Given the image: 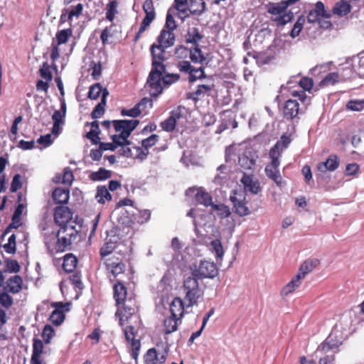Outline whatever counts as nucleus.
Segmentation results:
<instances>
[{
    "label": "nucleus",
    "instance_id": "obj_1",
    "mask_svg": "<svg viewBox=\"0 0 364 364\" xmlns=\"http://www.w3.org/2000/svg\"><path fill=\"white\" fill-rule=\"evenodd\" d=\"M151 57V68L149 73L146 85L150 87L149 95L151 97H159L164 90V87L160 84V76L165 73L166 65L164 63L168 58L166 53L156 52L153 48H149Z\"/></svg>",
    "mask_w": 364,
    "mask_h": 364
},
{
    "label": "nucleus",
    "instance_id": "obj_2",
    "mask_svg": "<svg viewBox=\"0 0 364 364\" xmlns=\"http://www.w3.org/2000/svg\"><path fill=\"white\" fill-rule=\"evenodd\" d=\"M78 231L75 228H60L55 235V241L53 246L50 242H46L48 252L50 255L64 252L73 250L72 243L75 240Z\"/></svg>",
    "mask_w": 364,
    "mask_h": 364
},
{
    "label": "nucleus",
    "instance_id": "obj_3",
    "mask_svg": "<svg viewBox=\"0 0 364 364\" xmlns=\"http://www.w3.org/2000/svg\"><path fill=\"white\" fill-rule=\"evenodd\" d=\"M191 275L197 280L203 278L213 279L218 275V269L213 262L200 260L198 267L193 264L190 267Z\"/></svg>",
    "mask_w": 364,
    "mask_h": 364
},
{
    "label": "nucleus",
    "instance_id": "obj_4",
    "mask_svg": "<svg viewBox=\"0 0 364 364\" xmlns=\"http://www.w3.org/2000/svg\"><path fill=\"white\" fill-rule=\"evenodd\" d=\"M183 288L186 290L185 299L188 301L186 306L196 305L198 299L203 295V291L199 287L198 280L193 277H188L183 282Z\"/></svg>",
    "mask_w": 364,
    "mask_h": 364
},
{
    "label": "nucleus",
    "instance_id": "obj_5",
    "mask_svg": "<svg viewBox=\"0 0 364 364\" xmlns=\"http://www.w3.org/2000/svg\"><path fill=\"white\" fill-rule=\"evenodd\" d=\"M291 141L292 139L290 135H287L286 133L283 134L280 139L270 149L269 154L272 161L268 165L272 166V168L279 169L280 165L279 158L282 156V153L289 146Z\"/></svg>",
    "mask_w": 364,
    "mask_h": 364
},
{
    "label": "nucleus",
    "instance_id": "obj_6",
    "mask_svg": "<svg viewBox=\"0 0 364 364\" xmlns=\"http://www.w3.org/2000/svg\"><path fill=\"white\" fill-rule=\"evenodd\" d=\"M73 218V212L65 205H58L54 208V222L60 228H75L74 225L68 224Z\"/></svg>",
    "mask_w": 364,
    "mask_h": 364
},
{
    "label": "nucleus",
    "instance_id": "obj_7",
    "mask_svg": "<svg viewBox=\"0 0 364 364\" xmlns=\"http://www.w3.org/2000/svg\"><path fill=\"white\" fill-rule=\"evenodd\" d=\"M70 303L62 301H53L50 306L55 308L51 312L48 320L55 326H60L65 319V312L70 311Z\"/></svg>",
    "mask_w": 364,
    "mask_h": 364
},
{
    "label": "nucleus",
    "instance_id": "obj_8",
    "mask_svg": "<svg viewBox=\"0 0 364 364\" xmlns=\"http://www.w3.org/2000/svg\"><path fill=\"white\" fill-rule=\"evenodd\" d=\"M185 194L189 197L193 196L196 203L205 207L211 205L210 202L213 200L211 195L203 187H190L186 191Z\"/></svg>",
    "mask_w": 364,
    "mask_h": 364
},
{
    "label": "nucleus",
    "instance_id": "obj_9",
    "mask_svg": "<svg viewBox=\"0 0 364 364\" xmlns=\"http://www.w3.org/2000/svg\"><path fill=\"white\" fill-rule=\"evenodd\" d=\"M237 191H232L230 196V200L232 204V211L240 217H244L249 215L251 212L247 205V201H246L245 197H242L240 194V198L236 196Z\"/></svg>",
    "mask_w": 364,
    "mask_h": 364
},
{
    "label": "nucleus",
    "instance_id": "obj_10",
    "mask_svg": "<svg viewBox=\"0 0 364 364\" xmlns=\"http://www.w3.org/2000/svg\"><path fill=\"white\" fill-rule=\"evenodd\" d=\"M258 156L253 150H246L239 156L238 163L245 170H250L255 166Z\"/></svg>",
    "mask_w": 364,
    "mask_h": 364
},
{
    "label": "nucleus",
    "instance_id": "obj_11",
    "mask_svg": "<svg viewBox=\"0 0 364 364\" xmlns=\"http://www.w3.org/2000/svg\"><path fill=\"white\" fill-rule=\"evenodd\" d=\"M299 103L296 100L289 99L283 107V116L287 120H292L298 114Z\"/></svg>",
    "mask_w": 364,
    "mask_h": 364
},
{
    "label": "nucleus",
    "instance_id": "obj_12",
    "mask_svg": "<svg viewBox=\"0 0 364 364\" xmlns=\"http://www.w3.org/2000/svg\"><path fill=\"white\" fill-rule=\"evenodd\" d=\"M240 182L242 183L244 189L251 193L257 194L262 191L259 182L257 180L253 181L252 175L244 173Z\"/></svg>",
    "mask_w": 364,
    "mask_h": 364
},
{
    "label": "nucleus",
    "instance_id": "obj_13",
    "mask_svg": "<svg viewBox=\"0 0 364 364\" xmlns=\"http://www.w3.org/2000/svg\"><path fill=\"white\" fill-rule=\"evenodd\" d=\"M117 220L119 224L129 228L136 223V214L126 208H122L117 218Z\"/></svg>",
    "mask_w": 364,
    "mask_h": 364
},
{
    "label": "nucleus",
    "instance_id": "obj_14",
    "mask_svg": "<svg viewBox=\"0 0 364 364\" xmlns=\"http://www.w3.org/2000/svg\"><path fill=\"white\" fill-rule=\"evenodd\" d=\"M43 352V343L41 340L37 338L33 339V353L31 358V364H46L41 355Z\"/></svg>",
    "mask_w": 364,
    "mask_h": 364
},
{
    "label": "nucleus",
    "instance_id": "obj_15",
    "mask_svg": "<svg viewBox=\"0 0 364 364\" xmlns=\"http://www.w3.org/2000/svg\"><path fill=\"white\" fill-rule=\"evenodd\" d=\"M52 198L54 203L59 205H67L70 198V190L68 188L57 187L52 193Z\"/></svg>",
    "mask_w": 364,
    "mask_h": 364
},
{
    "label": "nucleus",
    "instance_id": "obj_16",
    "mask_svg": "<svg viewBox=\"0 0 364 364\" xmlns=\"http://www.w3.org/2000/svg\"><path fill=\"white\" fill-rule=\"evenodd\" d=\"M190 60L193 63H201V64H205L207 66L210 62V60H207L206 58L205 57L200 43L193 44V47L190 48Z\"/></svg>",
    "mask_w": 364,
    "mask_h": 364
},
{
    "label": "nucleus",
    "instance_id": "obj_17",
    "mask_svg": "<svg viewBox=\"0 0 364 364\" xmlns=\"http://www.w3.org/2000/svg\"><path fill=\"white\" fill-rule=\"evenodd\" d=\"M127 294V289L124 283L121 281H117L113 287V297L117 306L124 304Z\"/></svg>",
    "mask_w": 364,
    "mask_h": 364
},
{
    "label": "nucleus",
    "instance_id": "obj_18",
    "mask_svg": "<svg viewBox=\"0 0 364 364\" xmlns=\"http://www.w3.org/2000/svg\"><path fill=\"white\" fill-rule=\"evenodd\" d=\"M339 159L337 155L336 154H331L326 161L321 162L318 165V171L325 173L326 171H334L336 170L339 166Z\"/></svg>",
    "mask_w": 364,
    "mask_h": 364
},
{
    "label": "nucleus",
    "instance_id": "obj_19",
    "mask_svg": "<svg viewBox=\"0 0 364 364\" xmlns=\"http://www.w3.org/2000/svg\"><path fill=\"white\" fill-rule=\"evenodd\" d=\"M115 132H122L132 128H136L139 124L138 119H115L112 121Z\"/></svg>",
    "mask_w": 364,
    "mask_h": 364
},
{
    "label": "nucleus",
    "instance_id": "obj_20",
    "mask_svg": "<svg viewBox=\"0 0 364 364\" xmlns=\"http://www.w3.org/2000/svg\"><path fill=\"white\" fill-rule=\"evenodd\" d=\"M85 125L90 126L91 129L90 132L86 133L85 137L90 140L92 144L97 145L98 143H100V134L101 133L98 121L94 120L91 122H87Z\"/></svg>",
    "mask_w": 364,
    "mask_h": 364
},
{
    "label": "nucleus",
    "instance_id": "obj_21",
    "mask_svg": "<svg viewBox=\"0 0 364 364\" xmlns=\"http://www.w3.org/2000/svg\"><path fill=\"white\" fill-rule=\"evenodd\" d=\"M122 240L116 238H106V242L100 250V255L101 258L108 256L118 247Z\"/></svg>",
    "mask_w": 364,
    "mask_h": 364
},
{
    "label": "nucleus",
    "instance_id": "obj_22",
    "mask_svg": "<svg viewBox=\"0 0 364 364\" xmlns=\"http://www.w3.org/2000/svg\"><path fill=\"white\" fill-rule=\"evenodd\" d=\"M203 35L197 27H188L185 34V42L187 44H196L203 38Z\"/></svg>",
    "mask_w": 364,
    "mask_h": 364
},
{
    "label": "nucleus",
    "instance_id": "obj_23",
    "mask_svg": "<svg viewBox=\"0 0 364 364\" xmlns=\"http://www.w3.org/2000/svg\"><path fill=\"white\" fill-rule=\"evenodd\" d=\"M107 270L114 277L124 272L126 265L122 262L113 261L112 259H107L105 262Z\"/></svg>",
    "mask_w": 364,
    "mask_h": 364
},
{
    "label": "nucleus",
    "instance_id": "obj_24",
    "mask_svg": "<svg viewBox=\"0 0 364 364\" xmlns=\"http://www.w3.org/2000/svg\"><path fill=\"white\" fill-rule=\"evenodd\" d=\"M78 262L77 257L73 253H68L63 257V269L68 273H72L75 269Z\"/></svg>",
    "mask_w": 364,
    "mask_h": 364
},
{
    "label": "nucleus",
    "instance_id": "obj_25",
    "mask_svg": "<svg viewBox=\"0 0 364 364\" xmlns=\"http://www.w3.org/2000/svg\"><path fill=\"white\" fill-rule=\"evenodd\" d=\"M23 213V203H19L14 213L11 224L6 228L3 235L10 232L11 229L18 228L21 224L20 223V216Z\"/></svg>",
    "mask_w": 364,
    "mask_h": 364
},
{
    "label": "nucleus",
    "instance_id": "obj_26",
    "mask_svg": "<svg viewBox=\"0 0 364 364\" xmlns=\"http://www.w3.org/2000/svg\"><path fill=\"white\" fill-rule=\"evenodd\" d=\"M214 85H199L197 86L196 90L193 92L186 93V99L192 100L195 102L198 101V96L203 95L213 90Z\"/></svg>",
    "mask_w": 364,
    "mask_h": 364
},
{
    "label": "nucleus",
    "instance_id": "obj_27",
    "mask_svg": "<svg viewBox=\"0 0 364 364\" xmlns=\"http://www.w3.org/2000/svg\"><path fill=\"white\" fill-rule=\"evenodd\" d=\"M22 288V279L20 276H14L8 279L4 290L15 294Z\"/></svg>",
    "mask_w": 364,
    "mask_h": 364
},
{
    "label": "nucleus",
    "instance_id": "obj_28",
    "mask_svg": "<svg viewBox=\"0 0 364 364\" xmlns=\"http://www.w3.org/2000/svg\"><path fill=\"white\" fill-rule=\"evenodd\" d=\"M95 198L99 203L104 204L105 203V200L110 201L112 196L106 186H98L97 187Z\"/></svg>",
    "mask_w": 364,
    "mask_h": 364
},
{
    "label": "nucleus",
    "instance_id": "obj_29",
    "mask_svg": "<svg viewBox=\"0 0 364 364\" xmlns=\"http://www.w3.org/2000/svg\"><path fill=\"white\" fill-rule=\"evenodd\" d=\"M112 175V171L101 167L97 171L91 173L89 178L92 181H102L110 178Z\"/></svg>",
    "mask_w": 364,
    "mask_h": 364
},
{
    "label": "nucleus",
    "instance_id": "obj_30",
    "mask_svg": "<svg viewBox=\"0 0 364 364\" xmlns=\"http://www.w3.org/2000/svg\"><path fill=\"white\" fill-rule=\"evenodd\" d=\"M312 11L314 14H315V16L318 18V21L321 18L328 19L332 16L331 13L328 12L326 10L324 4L321 1H318L315 4V6Z\"/></svg>",
    "mask_w": 364,
    "mask_h": 364
},
{
    "label": "nucleus",
    "instance_id": "obj_31",
    "mask_svg": "<svg viewBox=\"0 0 364 364\" xmlns=\"http://www.w3.org/2000/svg\"><path fill=\"white\" fill-rule=\"evenodd\" d=\"M320 262L317 259H313L310 260L304 261L299 269V273H301V276H305L311 272L316 266L319 264Z\"/></svg>",
    "mask_w": 364,
    "mask_h": 364
},
{
    "label": "nucleus",
    "instance_id": "obj_32",
    "mask_svg": "<svg viewBox=\"0 0 364 364\" xmlns=\"http://www.w3.org/2000/svg\"><path fill=\"white\" fill-rule=\"evenodd\" d=\"M339 82V74L336 72L328 73L318 83V87L333 85Z\"/></svg>",
    "mask_w": 364,
    "mask_h": 364
},
{
    "label": "nucleus",
    "instance_id": "obj_33",
    "mask_svg": "<svg viewBox=\"0 0 364 364\" xmlns=\"http://www.w3.org/2000/svg\"><path fill=\"white\" fill-rule=\"evenodd\" d=\"M181 78V76L178 73H168L166 71L165 73L160 76V84L166 86H170L172 84L178 82Z\"/></svg>",
    "mask_w": 364,
    "mask_h": 364
},
{
    "label": "nucleus",
    "instance_id": "obj_34",
    "mask_svg": "<svg viewBox=\"0 0 364 364\" xmlns=\"http://www.w3.org/2000/svg\"><path fill=\"white\" fill-rule=\"evenodd\" d=\"M184 305L181 299L179 297H176L172 301L170 306V311L171 316L173 317H177V312L181 311L179 314L180 317H181L183 314Z\"/></svg>",
    "mask_w": 364,
    "mask_h": 364
},
{
    "label": "nucleus",
    "instance_id": "obj_35",
    "mask_svg": "<svg viewBox=\"0 0 364 364\" xmlns=\"http://www.w3.org/2000/svg\"><path fill=\"white\" fill-rule=\"evenodd\" d=\"M72 35L73 29L71 28L58 31L55 35L57 45L60 46L66 43Z\"/></svg>",
    "mask_w": 364,
    "mask_h": 364
},
{
    "label": "nucleus",
    "instance_id": "obj_36",
    "mask_svg": "<svg viewBox=\"0 0 364 364\" xmlns=\"http://www.w3.org/2000/svg\"><path fill=\"white\" fill-rule=\"evenodd\" d=\"M118 1L116 0L110 1L106 6V18L112 22L115 18V15L118 14L117 7Z\"/></svg>",
    "mask_w": 364,
    "mask_h": 364
},
{
    "label": "nucleus",
    "instance_id": "obj_37",
    "mask_svg": "<svg viewBox=\"0 0 364 364\" xmlns=\"http://www.w3.org/2000/svg\"><path fill=\"white\" fill-rule=\"evenodd\" d=\"M294 17V14L291 11L284 12L282 15L277 16L274 21L277 23L278 27L284 26L287 23L291 22Z\"/></svg>",
    "mask_w": 364,
    "mask_h": 364
},
{
    "label": "nucleus",
    "instance_id": "obj_38",
    "mask_svg": "<svg viewBox=\"0 0 364 364\" xmlns=\"http://www.w3.org/2000/svg\"><path fill=\"white\" fill-rule=\"evenodd\" d=\"M178 317L171 316L164 321V333L166 334H170L177 330V320Z\"/></svg>",
    "mask_w": 364,
    "mask_h": 364
},
{
    "label": "nucleus",
    "instance_id": "obj_39",
    "mask_svg": "<svg viewBox=\"0 0 364 364\" xmlns=\"http://www.w3.org/2000/svg\"><path fill=\"white\" fill-rule=\"evenodd\" d=\"M346 109L354 112L363 111L364 109V99L349 100L346 104Z\"/></svg>",
    "mask_w": 364,
    "mask_h": 364
},
{
    "label": "nucleus",
    "instance_id": "obj_40",
    "mask_svg": "<svg viewBox=\"0 0 364 364\" xmlns=\"http://www.w3.org/2000/svg\"><path fill=\"white\" fill-rule=\"evenodd\" d=\"M331 335L332 334H330L326 340L318 346L317 351L328 352L338 346V344L331 338Z\"/></svg>",
    "mask_w": 364,
    "mask_h": 364
},
{
    "label": "nucleus",
    "instance_id": "obj_41",
    "mask_svg": "<svg viewBox=\"0 0 364 364\" xmlns=\"http://www.w3.org/2000/svg\"><path fill=\"white\" fill-rule=\"evenodd\" d=\"M55 331L54 328L50 324H46L42 331V337L43 339V343L49 344L51 342L52 338L55 336Z\"/></svg>",
    "mask_w": 364,
    "mask_h": 364
},
{
    "label": "nucleus",
    "instance_id": "obj_42",
    "mask_svg": "<svg viewBox=\"0 0 364 364\" xmlns=\"http://www.w3.org/2000/svg\"><path fill=\"white\" fill-rule=\"evenodd\" d=\"M158 352L154 348H149L144 355V364H157Z\"/></svg>",
    "mask_w": 364,
    "mask_h": 364
},
{
    "label": "nucleus",
    "instance_id": "obj_43",
    "mask_svg": "<svg viewBox=\"0 0 364 364\" xmlns=\"http://www.w3.org/2000/svg\"><path fill=\"white\" fill-rule=\"evenodd\" d=\"M196 6H197V2L193 3V6H191V0H189L188 11L190 12V14H191L193 15H197V16L202 15L206 10L205 2L201 1L199 4V6H198L197 8H196Z\"/></svg>",
    "mask_w": 364,
    "mask_h": 364
},
{
    "label": "nucleus",
    "instance_id": "obj_44",
    "mask_svg": "<svg viewBox=\"0 0 364 364\" xmlns=\"http://www.w3.org/2000/svg\"><path fill=\"white\" fill-rule=\"evenodd\" d=\"M102 85L100 82H96L92 85L87 93V97L90 100H97L101 94Z\"/></svg>",
    "mask_w": 364,
    "mask_h": 364
},
{
    "label": "nucleus",
    "instance_id": "obj_45",
    "mask_svg": "<svg viewBox=\"0 0 364 364\" xmlns=\"http://www.w3.org/2000/svg\"><path fill=\"white\" fill-rule=\"evenodd\" d=\"M190 48H188L183 45H178L175 48L174 54L178 59H182L184 60V59L187 58L188 57L190 58Z\"/></svg>",
    "mask_w": 364,
    "mask_h": 364
},
{
    "label": "nucleus",
    "instance_id": "obj_46",
    "mask_svg": "<svg viewBox=\"0 0 364 364\" xmlns=\"http://www.w3.org/2000/svg\"><path fill=\"white\" fill-rule=\"evenodd\" d=\"M210 246L213 252L215 254L218 259H222L224 255L223 247L221 241L219 239H215L211 241Z\"/></svg>",
    "mask_w": 364,
    "mask_h": 364
},
{
    "label": "nucleus",
    "instance_id": "obj_47",
    "mask_svg": "<svg viewBox=\"0 0 364 364\" xmlns=\"http://www.w3.org/2000/svg\"><path fill=\"white\" fill-rule=\"evenodd\" d=\"M176 67L181 73L191 74L194 73L195 68L193 66L190 61L188 60H180L176 64Z\"/></svg>",
    "mask_w": 364,
    "mask_h": 364
},
{
    "label": "nucleus",
    "instance_id": "obj_48",
    "mask_svg": "<svg viewBox=\"0 0 364 364\" xmlns=\"http://www.w3.org/2000/svg\"><path fill=\"white\" fill-rule=\"evenodd\" d=\"M69 278L75 288L78 289L80 291L84 289V285L82 282V275L80 272H73V274Z\"/></svg>",
    "mask_w": 364,
    "mask_h": 364
},
{
    "label": "nucleus",
    "instance_id": "obj_49",
    "mask_svg": "<svg viewBox=\"0 0 364 364\" xmlns=\"http://www.w3.org/2000/svg\"><path fill=\"white\" fill-rule=\"evenodd\" d=\"M159 140V136L156 134L150 135L149 137L143 139L141 142L142 148L148 150L149 148L154 146Z\"/></svg>",
    "mask_w": 364,
    "mask_h": 364
},
{
    "label": "nucleus",
    "instance_id": "obj_50",
    "mask_svg": "<svg viewBox=\"0 0 364 364\" xmlns=\"http://www.w3.org/2000/svg\"><path fill=\"white\" fill-rule=\"evenodd\" d=\"M177 125V122L175 119H172L168 117L166 119L160 123V126L162 129L167 132H172L175 130Z\"/></svg>",
    "mask_w": 364,
    "mask_h": 364
},
{
    "label": "nucleus",
    "instance_id": "obj_51",
    "mask_svg": "<svg viewBox=\"0 0 364 364\" xmlns=\"http://www.w3.org/2000/svg\"><path fill=\"white\" fill-rule=\"evenodd\" d=\"M172 8H170L168 10L166 17V23L164 25V28L168 29V31H173L177 28V24L174 20L173 14H171Z\"/></svg>",
    "mask_w": 364,
    "mask_h": 364
},
{
    "label": "nucleus",
    "instance_id": "obj_52",
    "mask_svg": "<svg viewBox=\"0 0 364 364\" xmlns=\"http://www.w3.org/2000/svg\"><path fill=\"white\" fill-rule=\"evenodd\" d=\"M39 74L41 77L47 81L51 82L53 80V74L50 70L49 65L47 62H44L39 69Z\"/></svg>",
    "mask_w": 364,
    "mask_h": 364
},
{
    "label": "nucleus",
    "instance_id": "obj_53",
    "mask_svg": "<svg viewBox=\"0 0 364 364\" xmlns=\"http://www.w3.org/2000/svg\"><path fill=\"white\" fill-rule=\"evenodd\" d=\"M131 352L130 355L132 358L134 360H137L140 348H141V343L139 339H135L132 338L131 340Z\"/></svg>",
    "mask_w": 364,
    "mask_h": 364
},
{
    "label": "nucleus",
    "instance_id": "obj_54",
    "mask_svg": "<svg viewBox=\"0 0 364 364\" xmlns=\"http://www.w3.org/2000/svg\"><path fill=\"white\" fill-rule=\"evenodd\" d=\"M106 105L102 102L97 103L91 113V117L93 119L101 117L105 114Z\"/></svg>",
    "mask_w": 364,
    "mask_h": 364
},
{
    "label": "nucleus",
    "instance_id": "obj_55",
    "mask_svg": "<svg viewBox=\"0 0 364 364\" xmlns=\"http://www.w3.org/2000/svg\"><path fill=\"white\" fill-rule=\"evenodd\" d=\"M265 9L267 11L272 15L281 16L284 13L277 3L269 2L265 5Z\"/></svg>",
    "mask_w": 364,
    "mask_h": 364
},
{
    "label": "nucleus",
    "instance_id": "obj_56",
    "mask_svg": "<svg viewBox=\"0 0 364 364\" xmlns=\"http://www.w3.org/2000/svg\"><path fill=\"white\" fill-rule=\"evenodd\" d=\"M151 218V211L148 209L142 210L139 212V215L136 214V223L144 224L147 223Z\"/></svg>",
    "mask_w": 364,
    "mask_h": 364
},
{
    "label": "nucleus",
    "instance_id": "obj_57",
    "mask_svg": "<svg viewBox=\"0 0 364 364\" xmlns=\"http://www.w3.org/2000/svg\"><path fill=\"white\" fill-rule=\"evenodd\" d=\"M143 11L145 16L151 15L153 18H156V12L154 6L153 0H145L143 4Z\"/></svg>",
    "mask_w": 364,
    "mask_h": 364
},
{
    "label": "nucleus",
    "instance_id": "obj_58",
    "mask_svg": "<svg viewBox=\"0 0 364 364\" xmlns=\"http://www.w3.org/2000/svg\"><path fill=\"white\" fill-rule=\"evenodd\" d=\"M90 66L91 69L92 70L91 75H92L93 80H97L102 74L101 62L99 61L97 63H95L94 61H92L90 63Z\"/></svg>",
    "mask_w": 364,
    "mask_h": 364
},
{
    "label": "nucleus",
    "instance_id": "obj_59",
    "mask_svg": "<svg viewBox=\"0 0 364 364\" xmlns=\"http://www.w3.org/2000/svg\"><path fill=\"white\" fill-rule=\"evenodd\" d=\"M299 85L304 91H311L314 86V80L309 77H303L300 79Z\"/></svg>",
    "mask_w": 364,
    "mask_h": 364
},
{
    "label": "nucleus",
    "instance_id": "obj_60",
    "mask_svg": "<svg viewBox=\"0 0 364 364\" xmlns=\"http://www.w3.org/2000/svg\"><path fill=\"white\" fill-rule=\"evenodd\" d=\"M120 114L122 116H127L135 118L140 116V114H141V110L138 109V108L134 105V107L129 109H127L125 108L122 109Z\"/></svg>",
    "mask_w": 364,
    "mask_h": 364
},
{
    "label": "nucleus",
    "instance_id": "obj_61",
    "mask_svg": "<svg viewBox=\"0 0 364 364\" xmlns=\"http://www.w3.org/2000/svg\"><path fill=\"white\" fill-rule=\"evenodd\" d=\"M123 304V315L122 316L125 317V321H128L129 319L136 313V309L134 305H129L124 302Z\"/></svg>",
    "mask_w": 364,
    "mask_h": 364
},
{
    "label": "nucleus",
    "instance_id": "obj_62",
    "mask_svg": "<svg viewBox=\"0 0 364 364\" xmlns=\"http://www.w3.org/2000/svg\"><path fill=\"white\" fill-rule=\"evenodd\" d=\"M74 179L73 173L69 167H66L63 170V176L62 177V183L70 185Z\"/></svg>",
    "mask_w": 364,
    "mask_h": 364
},
{
    "label": "nucleus",
    "instance_id": "obj_63",
    "mask_svg": "<svg viewBox=\"0 0 364 364\" xmlns=\"http://www.w3.org/2000/svg\"><path fill=\"white\" fill-rule=\"evenodd\" d=\"M12 303L11 297L5 291L0 292V304L5 308H9Z\"/></svg>",
    "mask_w": 364,
    "mask_h": 364
},
{
    "label": "nucleus",
    "instance_id": "obj_64",
    "mask_svg": "<svg viewBox=\"0 0 364 364\" xmlns=\"http://www.w3.org/2000/svg\"><path fill=\"white\" fill-rule=\"evenodd\" d=\"M21 187V175L19 173L16 174L11 181L10 191L12 193L16 192Z\"/></svg>",
    "mask_w": 364,
    "mask_h": 364
}]
</instances>
